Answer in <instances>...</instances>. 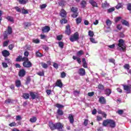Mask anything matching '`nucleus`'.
Returning <instances> with one entry per match:
<instances>
[{
    "instance_id": "obj_1",
    "label": "nucleus",
    "mask_w": 131,
    "mask_h": 131,
    "mask_svg": "<svg viewBox=\"0 0 131 131\" xmlns=\"http://www.w3.org/2000/svg\"><path fill=\"white\" fill-rule=\"evenodd\" d=\"M117 50L120 52H126V46L124 45V40L122 39H119Z\"/></svg>"
},
{
    "instance_id": "obj_2",
    "label": "nucleus",
    "mask_w": 131,
    "mask_h": 131,
    "mask_svg": "<svg viewBox=\"0 0 131 131\" xmlns=\"http://www.w3.org/2000/svg\"><path fill=\"white\" fill-rule=\"evenodd\" d=\"M108 124H109L110 127L112 128H114V127L116 126V123L112 119H106L103 120L102 122L103 126H107Z\"/></svg>"
},
{
    "instance_id": "obj_3",
    "label": "nucleus",
    "mask_w": 131,
    "mask_h": 131,
    "mask_svg": "<svg viewBox=\"0 0 131 131\" xmlns=\"http://www.w3.org/2000/svg\"><path fill=\"white\" fill-rule=\"evenodd\" d=\"M79 39V34L78 32H76L72 35L70 37V40L73 42L74 41H77Z\"/></svg>"
},
{
    "instance_id": "obj_4",
    "label": "nucleus",
    "mask_w": 131,
    "mask_h": 131,
    "mask_svg": "<svg viewBox=\"0 0 131 131\" xmlns=\"http://www.w3.org/2000/svg\"><path fill=\"white\" fill-rule=\"evenodd\" d=\"M71 12L73 13V14L71 15V17H72V18H77L78 16V8L77 7H72L71 8Z\"/></svg>"
},
{
    "instance_id": "obj_5",
    "label": "nucleus",
    "mask_w": 131,
    "mask_h": 131,
    "mask_svg": "<svg viewBox=\"0 0 131 131\" xmlns=\"http://www.w3.org/2000/svg\"><path fill=\"white\" fill-rule=\"evenodd\" d=\"M23 66H24L25 68H30L32 67V63L29 61V59H27V60H25L23 63Z\"/></svg>"
},
{
    "instance_id": "obj_6",
    "label": "nucleus",
    "mask_w": 131,
    "mask_h": 131,
    "mask_svg": "<svg viewBox=\"0 0 131 131\" xmlns=\"http://www.w3.org/2000/svg\"><path fill=\"white\" fill-rule=\"evenodd\" d=\"M123 86V89L124 91H126V92H127V94H130L131 92V84L129 85H122Z\"/></svg>"
},
{
    "instance_id": "obj_7",
    "label": "nucleus",
    "mask_w": 131,
    "mask_h": 131,
    "mask_svg": "<svg viewBox=\"0 0 131 131\" xmlns=\"http://www.w3.org/2000/svg\"><path fill=\"white\" fill-rule=\"evenodd\" d=\"M65 33L67 35H70L71 34V28L70 25H67L66 26Z\"/></svg>"
},
{
    "instance_id": "obj_8",
    "label": "nucleus",
    "mask_w": 131,
    "mask_h": 131,
    "mask_svg": "<svg viewBox=\"0 0 131 131\" xmlns=\"http://www.w3.org/2000/svg\"><path fill=\"white\" fill-rule=\"evenodd\" d=\"M26 75V71L24 69H21L18 72V76L19 77H24Z\"/></svg>"
},
{
    "instance_id": "obj_9",
    "label": "nucleus",
    "mask_w": 131,
    "mask_h": 131,
    "mask_svg": "<svg viewBox=\"0 0 131 131\" xmlns=\"http://www.w3.org/2000/svg\"><path fill=\"white\" fill-rule=\"evenodd\" d=\"M63 127L64 126H63L61 123H56L55 129H58V130L61 131Z\"/></svg>"
},
{
    "instance_id": "obj_10",
    "label": "nucleus",
    "mask_w": 131,
    "mask_h": 131,
    "mask_svg": "<svg viewBox=\"0 0 131 131\" xmlns=\"http://www.w3.org/2000/svg\"><path fill=\"white\" fill-rule=\"evenodd\" d=\"M41 30L43 33H48V32L51 30V28L48 26H46L42 28Z\"/></svg>"
},
{
    "instance_id": "obj_11",
    "label": "nucleus",
    "mask_w": 131,
    "mask_h": 131,
    "mask_svg": "<svg viewBox=\"0 0 131 131\" xmlns=\"http://www.w3.org/2000/svg\"><path fill=\"white\" fill-rule=\"evenodd\" d=\"M89 4H90L93 8H98V3L94 0H89Z\"/></svg>"
},
{
    "instance_id": "obj_12",
    "label": "nucleus",
    "mask_w": 131,
    "mask_h": 131,
    "mask_svg": "<svg viewBox=\"0 0 131 131\" xmlns=\"http://www.w3.org/2000/svg\"><path fill=\"white\" fill-rule=\"evenodd\" d=\"M78 74L81 76H84L85 75V70L83 68H80L79 70Z\"/></svg>"
},
{
    "instance_id": "obj_13",
    "label": "nucleus",
    "mask_w": 131,
    "mask_h": 131,
    "mask_svg": "<svg viewBox=\"0 0 131 131\" xmlns=\"http://www.w3.org/2000/svg\"><path fill=\"white\" fill-rule=\"evenodd\" d=\"M99 102L100 104H106V98L103 96H101L99 99Z\"/></svg>"
},
{
    "instance_id": "obj_14",
    "label": "nucleus",
    "mask_w": 131,
    "mask_h": 131,
    "mask_svg": "<svg viewBox=\"0 0 131 131\" xmlns=\"http://www.w3.org/2000/svg\"><path fill=\"white\" fill-rule=\"evenodd\" d=\"M68 119L69 120L70 123H71V124H73L74 123V118L73 115L69 114Z\"/></svg>"
},
{
    "instance_id": "obj_15",
    "label": "nucleus",
    "mask_w": 131,
    "mask_h": 131,
    "mask_svg": "<svg viewBox=\"0 0 131 131\" xmlns=\"http://www.w3.org/2000/svg\"><path fill=\"white\" fill-rule=\"evenodd\" d=\"M30 96H31L32 100H35V99H38V96L35 95L34 92H30Z\"/></svg>"
},
{
    "instance_id": "obj_16",
    "label": "nucleus",
    "mask_w": 131,
    "mask_h": 131,
    "mask_svg": "<svg viewBox=\"0 0 131 131\" xmlns=\"http://www.w3.org/2000/svg\"><path fill=\"white\" fill-rule=\"evenodd\" d=\"M49 124L50 128L51 130H55V129H56V123L54 124V123L50 122Z\"/></svg>"
},
{
    "instance_id": "obj_17",
    "label": "nucleus",
    "mask_w": 131,
    "mask_h": 131,
    "mask_svg": "<svg viewBox=\"0 0 131 131\" xmlns=\"http://www.w3.org/2000/svg\"><path fill=\"white\" fill-rule=\"evenodd\" d=\"M2 55L4 57H9L10 56V52L7 50H3L2 51Z\"/></svg>"
},
{
    "instance_id": "obj_18",
    "label": "nucleus",
    "mask_w": 131,
    "mask_h": 131,
    "mask_svg": "<svg viewBox=\"0 0 131 131\" xmlns=\"http://www.w3.org/2000/svg\"><path fill=\"white\" fill-rule=\"evenodd\" d=\"M104 93L107 97H109L110 95H111V93H112V91L110 89H106L104 90Z\"/></svg>"
},
{
    "instance_id": "obj_19",
    "label": "nucleus",
    "mask_w": 131,
    "mask_h": 131,
    "mask_svg": "<svg viewBox=\"0 0 131 131\" xmlns=\"http://www.w3.org/2000/svg\"><path fill=\"white\" fill-rule=\"evenodd\" d=\"M60 16L63 17H65L66 16H67V12H66V11H65V10L63 9H62L60 11Z\"/></svg>"
},
{
    "instance_id": "obj_20",
    "label": "nucleus",
    "mask_w": 131,
    "mask_h": 131,
    "mask_svg": "<svg viewBox=\"0 0 131 131\" xmlns=\"http://www.w3.org/2000/svg\"><path fill=\"white\" fill-rule=\"evenodd\" d=\"M56 84L57 86H58L59 88H62L63 86V83H62V81L60 79L57 80Z\"/></svg>"
},
{
    "instance_id": "obj_21",
    "label": "nucleus",
    "mask_w": 131,
    "mask_h": 131,
    "mask_svg": "<svg viewBox=\"0 0 131 131\" xmlns=\"http://www.w3.org/2000/svg\"><path fill=\"white\" fill-rule=\"evenodd\" d=\"M84 52H83V50H80L76 53V56L78 57H81L82 55H84Z\"/></svg>"
},
{
    "instance_id": "obj_22",
    "label": "nucleus",
    "mask_w": 131,
    "mask_h": 131,
    "mask_svg": "<svg viewBox=\"0 0 131 131\" xmlns=\"http://www.w3.org/2000/svg\"><path fill=\"white\" fill-rule=\"evenodd\" d=\"M6 19L8 20V21H9V22H11V23H14V17L11 16H8L6 17Z\"/></svg>"
},
{
    "instance_id": "obj_23",
    "label": "nucleus",
    "mask_w": 131,
    "mask_h": 131,
    "mask_svg": "<svg viewBox=\"0 0 131 131\" xmlns=\"http://www.w3.org/2000/svg\"><path fill=\"white\" fill-rule=\"evenodd\" d=\"M72 58H73V60H77V61L79 64H81V59H80V58L75 56L74 55L73 56Z\"/></svg>"
},
{
    "instance_id": "obj_24",
    "label": "nucleus",
    "mask_w": 131,
    "mask_h": 131,
    "mask_svg": "<svg viewBox=\"0 0 131 131\" xmlns=\"http://www.w3.org/2000/svg\"><path fill=\"white\" fill-rule=\"evenodd\" d=\"M22 97L23 99H25V100H28L30 98L29 94L26 93H23Z\"/></svg>"
},
{
    "instance_id": "obj_25",
    "label": "nucleus",
    "mask_w": 131,
    "mask_h": 131,
    "mask_svg": "<svg viewBox=\"0 0 131 131\" xmlns=\"http://www.w3.org/2000/svg\"><path fill=\"white\" fill-rule=\"evenodd\" d=\"M82 62L83 63V67H84V68H86L88 67V63H86L85 58H82Z\"/></svg>"
},
{
    "instance_id": "obj_26",
    "label": "nucleus",
    "mask_w": 131,
    "mask_h": 131,
    "mask_svg": "<svg viewBox=\"0 0 131 131\" xmlns=\"http://www.w3.org/2000/svg\"><path fill=\"white\" fill-rule=\"evenodd\" d=\"M17 2H18L19 4L20 5H26L28 0H17Z\"/></svg>"
},
{
    "instance_id": "obj_27",
    "label": "nucleus",
    "mask_w": 131,
    "mask_h": 131,
    "mask_svg": "<svg viewBox=\"0 0 131 131\" xmlns=\"http://www.w3.org/2000/svg\"><path fill=\"white\" fill-rule=\"evenodd\" d=\"M57 114H58V115L59 116H62V115L64 114V113L62 110L58 108L57 111Z\"/></svg>"
},
{
    "instance_id": "obj_28",
    "label": "nucleus",
    "mask_w": 131,
    "mask_h": 131,
    "mask_svg": "<svg viewBox=\"0 0 131 131\" xmlns=\"http://www.w3.org/2000/svg\"><path fill=\"white\" fill-rule=\"evenodd\" d=\"M15 86H16V88H20V86H21V81H20V80L15 81Z\"/></svg>"
},
{
    "instance_id": "obj_29",
    "label": "nucleus",
    "mask_w": 131,
    "mask_h": 131,
    "mask_svg": "<svg viewBox=\"0 0 131 131\" xmlns=\"http://www.w3.org/2000/svg\"><path fill=\"white\" fill-rule=\"evenodd\" d=\"M122 24L123 25H125V26H127L128 27H129V23L126 20H123L122 21Z\"/></svg>"
},
{
    "instance_id": "obj_30",
    "label": "nucleus",
    "mask_w": 131,
    "mask_h": 131,
    "mask_svg": "<svg viewBox=\"0 0 131 131\" xmlns=\"http://www.w3.org/2000/svg\"><path fill=\"white\" fill-rule=\"evenodd\" d=\"M82 8H83V9H84V8H85V7H86V2H85V1H82L81 4H80Z\"/></svg>"
},
{
    "instance_id": "obj_31",
    "label": "nucleus",
    "mask_w": 131,
    "mask_h": 131,
    "mask_svg": "<svg viewBox=\"0 0 131 131\" xmlns=\"http://www.w3.org/2000/svg\"><path fill=\"white\" fill-rule=\"evenodd\" d=\"M7 31H8V34H12V33L13 32V30L12 29V27L8 26Z\"/></svg>"
},
{
    "instance_id": "obj_32",
    "label": "nucleus",
    "mask_w": 131,
    "mask_h": 131,
    "mask_svg": "<svg viewBox=\"0 0 131 131\" xmlns=\"http://www.w3.org/2000/svg\"><path fill=\"white\" fill-rule=\"evenodd\" d=\"M35 55L36 57H38L39 58H41V57H42L43 55H42V54H41L40 52H39V51H37L35 53Z\"/></svg>"
},
{
    "instance_id": "obj_33",
    "label": "nucleus",
    "mask_w": 131,
    "mask_h": 131,
    "mask_svg": "<svg viewBox=\"0 0 131 131\" xmlns=\"http://www.w3.org/2000/svg\"><path fill=\"white\" fill-rule=\"evenodd\" d=\"M98 89L99 90H100V91H103L104 89H105V87L103 86L102 84H99L98 85Z\"/></svg>"
},
{
    "instance_id": "obj_34",
    "label": "nucleus",
    "mask_w": 131,
    "mask_h": 131,
    "mask_svg": "<svg viewBox=\"0 0 131 131\" xmlns=\"http://www.w3.org/2000/svg\"><path fill=\"white\" fill-rule=\"evenodd\" d=\"M41 66L42 67V68H44L45 69H47L49 66L48 64L45 62H41Z\"/></svg>"
},
{
    "instance_id": "obj_35",
    "label": "nucleus",
    "mask_w": 131,
    "mask_h": 131,
    "mask_svg": "<svg viewBox=\"0 0 131 131\" xmlns=\"http://www.w3.org/2000/svg\"><path fill=\"white\" fill-rule=\"evenodd\" d=\"M24 25H25V29H27L28 27H29V26H31V24L29 22L25 23Z\"/></svg>"
},
{
    "instance_id": "obj_36",
    "label": "nucleus",
    "mask_w": 131,
    "mask_h": 131,
    "mask_svg": "<svg viewBox=\"0 0 131 131\" xmlns=\"http://www.w3.org/2000/svg\"><path fill=\"white\" fill-rule=\"evenodd\" d=\"M58 47L60 48V49H63V48H64V42L62 41L58 42Z\"/></svg>"
},
{
    "instance_id": "obj_37",
    "label": "nucleus",
    "mask_w": 131,
    "mask_h": 131,
    "mask_svg": "<svg viewBox=\"0 0 131 131\" xmlns=\"http://www.w3.org/2000/svg\"><path fill=\"white\" fill-rule=\"evenodd\" d=\"M37 120V119L36 118V117H33L32 118H31L30 119V122L32 123H34V122H36V120Z\"/></svg>"
},
{
    "instance_id": "obj_38",
    "label": "nucleus",
    "mask_w": 131,
    "mask_h": 131,
    "mask_svg": "<svg viewBox=\"0 0 131 131\" xmlns=\"http://www.w3.org/2000/svg\"><path fill=\"white\" fill-rule=\"evenodd\" d=\"M37 75H39V76H45V71L37 72Z\"/></svg>"
},
{
    "instance_id": "obj_39",
    "label": "nucleus",
    "mask_w": 131,
    "mask_h": 131,
    "mask_svg": "<svg viewBox=\"0 0 131 131\" xmlns=\"http://www.w3.org/2000/svg\"><path fill=\"white\" fill-rule=\"evenodd\" d=\"M56 107H57V108H58V109H60L61 108H64V105L60 104V103H56L55 104Z\"/></svg>"
},
{
    "instance_id": "obj_40",
    "label": "nucleus",
    "mask_w": 131,
    "mask_h": 131,
    "mask_svg": "<svg viewBox=\"0 0 131 131\" xmlns=\"http://www.w3.org/2000/svg\"><path fill=\"white\" fill-rule=\"evenodd\" d=\"M124 69H126L127 70H129V68H130V66L129 64H125L123 66Z\"/></svg>"
},
{
    "instance_id": "obj_41",
    "label": "nucleus",
    "mask_w": 131,
    "mask_h": 131,
    "mask_svg": "<svg viewBox=\"0 0 131 131\" xmlns=\"http://www.w3.org/2000/svg\"><path fill=\"white\" fill-rule=\"evenodd\" d=\"M14 9L15 10H16V12H18V13H21V11H22V10L21 9V8H20L18 6H16L14 8Z\"/></svg>"
},
{
    "instance_id": "obj_42",
    "label": "nucleus",
    "mask_w": 131,
    "mask_h": 131,
    "mask_svg": "<svg viewBox=\"0 0 131 131\" xmlns=\"http://www.w3.org/2000/svg\"><path fill=\"white\" fill-rule=\"evenodd\" d=\"M58 4L61 7H64V6H65V1L61 0L60 2L58 3Z\"/></svg>"
},
{
    "instance_id": "obj_43",
    "label": "nucleus",
    "mask_w": 131,
    "mask_h": 131,
    "mask_svg": "<svg viewBox=\"0 0 131 131\" xmlns=\"http://www.w3.org/2000/svg\"><path fill=\"white\" fill-rule=\"evenodd\" d=\"M108 6V3L107 2H105L104 3L102 4V8L103 9H105V8H107V6Z\"/></svg>"
},
{
    "instance_id": "obj_44",
    "label": "nucleus",
    "mask_w": 131,
    "mask_h": 131,
    "mask_svg": "<svg viewBox=\"0 0 131 131\" xmlns=\"http://www.w3.org/2000/svg\"><path fill=\"white\" fill-rule=\"evenodd\" d=\"M67 22H68V20H67V19H66L65 18H63L60 20V23H61V24H63V23L64 24H66Z\"/></svg>"
},
{
    "instance_id": "obj_45",
    "label": "nucleus",
    "mask_w": 131,
    "mask_h": 131,
    "mask_svg": "<svg viewBox=\"0 0 131 131\" xmlns=\"http://www.w3.org/2000/svg\"><path fill=\"white\" fill-rule=\"evenodd\" d=\"M114 11H115V8L112 7L107 9V13H112V12H114Z\"/></svg>"
},
{
    "instance_id": "obj_46",
    "label": "nucleus",
    "mask_w": 131,
    "mask_h": 131,
    "mask_svg": "<svg viewBox=\"0 0 131 131\" xmlns=\"http://www.w3.org/2000/svg\"><path fill=\"white\" fill-rule=\"evenodd\" d=\"M21 13H22V14H23L24 15H26V14H28V10L24 9V8H23V9L21 10Z\"/></svg>"
},
{
    "instance_id": "obj_47",
    "label": "nucleus",
    "mask_w": 131,
    "mask_h": 131,
    "mask_svg": "<svg viewBox=\"0 0 131 131\" xmlns=\"http://www.w3.org/2000/svg\"><path fill=\"white\" fill-rule=\"evenodd\" d=\"M16 62H21L22 61V56L19 55L17 58H16Z\"/></svg>"
},
{
    "instance_id": "obj_48",
    "label": "nucleus",
    "mask_w": 131,
    "mask_h": 131,
    "mask_svg": "<svg viewBox=\"0 0 131 131\" xmlns=\"http://www.w3.org/2000/svg\"><path fill=\"white\" fill-rule=\"evenodd\" d=\"M31 81V78H30V77H27L26 79V84H28L29 83H30Z\"/></svg>"
},
{
    "instance_id": "obj_49",
    "label": "nucleus",
    "mask_w": 131,
    "mask_h": 131,
    "mask_svg": "<svg viewBox=\"0 0 131 131\" xmlns=\"http://www.w3.org/2000/svg\"><path fill=\"white\" fill-rule=\"evenodd\" d=\"M32 42H33L34 43H39V42H40V41L38 39H34L32 40Z\"/></svg>"
},
{
    "instance_id": "obj_50",
    "label": "nucleus",
    "mask_w": 131,
    "mask_h": 131,
    "mask_svg": "<svg viewBox=\"0 0 131 131\" xmlns=\"http://www.w3.org/2000/svg\"><path fill=\"white\" fill-rule=\"evenodd\" d=\"M123 110H118V111L117 112V113L119 114V115H122L123 114Z\"/></svg>"
},
{
    "instance_id": "obj_51",
    "label": "nucleus",
    "mask_w": 131,
    "mask_h": 131,
    "mask_svg": "<svg viewBox=\"0 0 131 131\" xmlns=\"http://www.w3.org/2000/svg\"><path fill=\"white\" fill-rule=\"evenodd\" d=\"M62 38H63L62 35H59L56 36V39H57V40H61Z\"/></svg>"
},
{
    "instance_id": "obj_52",
    "label": "nucleus",
    "mask_w": 131,
    "mask_h": 131,
    "mask_svg": "<svg viewBox=\"0 0 131 131\" xmlns=\"http://www.w3.org/2000/svg\"><path fill=\"white\" fill-rule=\"evenodd\" d=\"M111 24H112V22L110 19H107L106 20V25L107 26H111Z\"/></svg>"
},
{
    "instance_id": "obj_53",
    "label": "nucleus",
    "mask_w": 131,
    "mask_h": 131,
    "mask_svg": "<svg viewBox=\"0 0 131 131\" xmlns=\"http://www.w3.org/2000/svg\"><path fill=\"white\" fill-rule=\"evenodd\" d=\"M76 21L77 24H80V23H81V18L78 17L76 19Z\"/></svg>"
},
{
    "instance_id": "obj_54",
    "label": "nucleus",
    "mask_w": 131,
    "mask_h": 131,
    "mask_svg": "<svg viewBox=\"0 0 131 131\" xmlns=\"http://www.w3.org/2000/svg\"><path fill=\"white\" fill-rule=\"evenodd\" d=\"M16 125H17V124L16 123V122H12L9 124V126H10L11 127H12L13 126H16Z\"/></svg>"
},
{
    "instance_id": "obj_55",
    "label": "nucleus",
    "mask_w": 131,
    "mask_h": 131,
    "mask_svg": "<svg viewBox=\"0 0 131 131\" xmlns=\"http://www.w3.org/2000/svg\"><path fill=\"white\" fill-rule=\"evenodd\" d=\"M60 76L61 78H65L66 77V73L62 72L60 74Z\"/></svg>"
},
{
    "instance_id": "obj_56",
    "label": "nucleus",
    "mask_w": 131,
    "mask_h": 131,
    "mask_svg": "<svg viewBox=\"0 0 131 131\" xmlns=\"http://www.w3.org/2000/svg\"><path fill=\"white\" fill-rule=\"evenodd\" d=\"M88 33H89V36H90L91 37H93V36H94V32L90 30Z\"/></svg>"
},
{
    "instance_id": "obj_57",
    "label": "nucleus",
    "mask_w": 131,
    "mask_h": 131,
    "mask_svg": "<svg viewBox=\"0 0 131 131\" xmlns=\"http://www.w3.org/2000/svg\"><path fill=\"white\" fill-rule=\"evenodd\" d=\"M88 124H89V120L85 119L83 122V125H84V126H87Z\"/></svg>"
},
{
    "instance_id": "obj_58",
    "label": "nucleus",
    "mask_w": 131,
    "mask_h": 131,
    "mask_svg": "<svg viewBox=\"0 0 131 131\" xmlns=\"http://www.w3.org/2000/svg\"><path fill=\"white\" fill-rule=\"evenodd\" d=\"M22 120V118L21 117V116H16V120L17 121H20V120Z\"/></svg>"
},
{
    "instance_id": "obj_59",
    "label": "nucleus",
    "mask_w": 131,
    "mask_h": 131,
    "mask_svg": "<svg viewBox=\"0 0 131 131\" xmlns=\"http://www.w3.org/2000/svg\"><path fill=\"white\" fill-rule=\"evenodd\" d=\"M53 67L55 68V69H58L59 68V64L56 62L53 63Z\"/></svg>"
},
{
    "instance_id": "obj_60",
    "label": "nucleus",
    "mask_w": 131,
    "mask_h": 131,
    "mask_svg": "<svg viewBox=\"0 0 131 131\" xmlns=\"http://www.w3.org/2000/svg\"><path fill=\"white\" fill-rule=\"evenodd\" d=\"M127 10H128V11H131V3L127 4Z\"/></svg>"
},
{
    "instance_id": "obj_61",
    "label": "nucleus",
    "mask_w": 131,
    "mask_h": 131,
    "mask_svg": "<svg viewBox=\"0 0 131 131\" xmlns=\"http://www.w3.org/2000/svg\"><path fill=\"white\" fill-rule=\"evenodd\" d=\"M110 63H113V64H115V59L113 58H111L108 60Z\"/></svg>"
},
{
    "instance_id": "obj_62",
    "label": "nucleus",
    "mask_w": 131,
    "mask_h": 131,
    "mask_svg": "<svg viewBox=\"0 0 131 131\" xmlns=\"http://www.w3.org/2000/svg\"><path fill=\"white\" fill-rule=\"evenodd\" d=\"M3 36H4V39H6L7 38H8V34L7 33V31H5V33L3 34Z\"/></svg>"
},
{
    "instance_id": "obj_63",
    "label": "nucleus",
    "mask_w": 131,
    "mask_h": 131,
    "mask_svg": "<svg viewBox=\"0 0 131 131\" xmlns=\"http://www.w3.org/2000/svg\"><path fill=\"white\" fill-rule=\"evenodd\" d=\"M6 104H10V103H12V99H8L6 100H5Z\"/></svg>"
},
{
    "instance_id": "obj_64",
    "label": "nucleus",
    "mask_w": 131,
    "mask_h": 131,
    "mask_svg": "<svg viewBox=\"0 0 131 131\" xmlns=\"http://www.w3.org/2000/svg\"><path fill=\"white\" fill-rule=\"evenodd\" d=\"M8 45H9V41H5L3 43V47H8Z\"/></svg>"
}]
</instances>
